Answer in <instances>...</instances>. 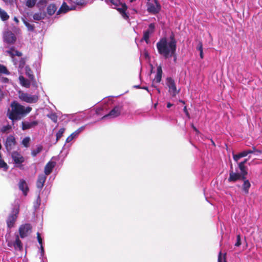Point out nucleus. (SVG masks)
Returning <instances> with one entry per match:
<instances>
[{
  "instance_id": "f257e3e1",
  "label": "nucleus",
  "mask_w": 262,
  "mask_h": 262,
  "mask_svg": "<svg viewBox=\"0 0 262 262\" xmlns=\"http://www.w3.org/2000/svg\"><path fill=\"white\" fill-rule=\"evenodd\" d=\"M158 53L165 58L171 57L175 53L177 48V42L174 35L172 34L169 39L163 37L156 45Z\"/></svg>"
},
{
  "instance_id": "f03ea898",
  "label": "nucleus",
  "mask_w": 262,
  "mask_h": 262,
  "mask_svg": "<svg viewBox=\"0 0 262 262\" xmlns=\"http://www.w3.org/2000/svg\"><path fill=\"white\" fill-rule=\"evenodd\" d=\"M32 111L30 106L25 107L16 101L11 102L8 108L7 115L12 121H17L25 117Z\"/></svg>"
},
{
  "instance_id": "7ed1b4c3",
  "label": "nucleus",
  "mask_w": 262,
  "mask_h": 262,
  "mask_svg": "<svg viewBox=\"0 0 262 262\" xmlns=\"http://www.w3.org/2000/svg\"><path fill=\"white\" fill-rule=\"evenodd\" d=\"M108 1L111 2V3L114 6V8L116 9L121 14L122 17L128 20L129 19V16L128 14L126 13V10L127 9V6L125 4H123L121 3L120 0H106L105 2L106 3H108Z\"/></svg>"
},
{
  "instance_id": "20e7f679",
  "label": "nucleus",
  "mask_w": 262,
  "mask_h": 262,
  "mask_svg": "<svg viewBox=\"0 0 262 262\" xmlns=\"http://www.w3.org/2000/svg\"><path fill=\"white\" fill-rule=\"evenodd\" d=\"M147 11L150 14H156L161 10V7L157 0H146Z\"/></svg>"
},
{
  "instance_id": "39448f33",
  "label": "nucleus",
  "mask_w": 262,
  "mask_h": 262,
  "mask_svg": "<svg viewBox=\"0 0 262 262\" xmlns=\"http://www.w3.org/2000/svg\"><path fill=\"white\" fill-rule=\"evenodd\" d=\"M18 97L20 100L28 103H34L38 100V95H31L27 93L19 92Z\"/></svg>"
},
{
  "instance_id": "423d86ee",
  "label": "nucleus",
  "mask_w": 262,
  "mask_h": 262,
  "mask_svg": "<svg viewBox=\"0 0 262 262\" xmlns=\"http://www.w3.org/2000/svg\"><path fill=\"white\" fill-rule=\"evenodd\" d=\"M19 211V207L18 205H15L12 209L11 213L9 214L7 220V225L8 228H11L13 227L14 223L17 218V215Z\"/></svg>"
},
{
  "instance_id": "0eeeda50",
  "label": "nucleus",
  "mask_w": 262,
  "mask_h": 262,
  "mask_svg": "<svg viewBox=\"0 0 262 262\" xmlns=\"http://www.w3.org/2000/svg\"><path fill=\"white\" fill-rule=\"evenodd\" d=\"M11 157L15 166L23 169L24 167L22 163L25 161V158L19 152L17 151L12 152Z\"/></svg>"
},
{
  "instance_id": "6e6552de",
  "label": "nucleus",
  "mask_w": 262,
  "mask_h": 262,
  "mask_svg": "<svg viewBox=\"0 0 262 262\" xmlns=\"http://www.w3.org/2000/svg\"><path fill=\"white\" fill-rule=\"evenodd\" d=\"M166 84L168 88V91L170 95L173 97L176 96L179 91H177L174 80L171 77H168L166 80Z\"/></svg>"
},
{
  "instance_id": "1a4fd4ad",
  "label": "nucleus",
  "mask_w": 262,
  "mask_h": 262,
  "mask_svg": "<svg viewBox=\"0 0 262 262\" xmlns=\"http://www.w3.org/2000/svg\"><path fill=\"white\" fill-rule=\"evenodd\" d=\"M155 31V24L151 23L149 25L148 29L143 32V35L142 40H144L146 43L149 42V37Z\"/></svg>"
},
{
  "instance_id": "9d476101",
  "label": "nucleus",
  "mask_w": 262,
  "mask_h": 262,
  "mask_svg": "<svg viewBox=\"0 0 262 262\" xmlns=\"http://www.w3.org/2000/svg\"><path fill=\"white\" fill-rule=\"evenodd\" d=\"M32 227L30 224H25L20 226L19 233L21 238L27 237L31 232Z\"/></svg>"
},
{
  "instance_id": "9b49d317",
  "label": "nucleus",
  "mask_w": 262,
  "mask_h": 262,
  "mask_svg": "<svg viewBox=\"0 0 262 262\" xmlns=\"http://www.w3.org/2000/svg\"><path fill=\"white\" fill-rule=\"evenodd\" d=\"M38 124V121L37 120H29L22 122L23 130H27L35 127Z\"/></svg>"
},
{
  "instance_id": "f8f14e48",
  "label": "nucleus",
  "mask_w": 262,
  "mask_h": 262,
  "mask_svg": "<svg viewBox=\"0 0 262 262\" xmlns=\"http://www.w3.org/2000/svg\"><path fill=\"white\" fill-rule=\"evenodd\" d=\"M16 145L15 139L13 136H8L5 142V146L7 150L9 151L13 149Z\"/></svg>"
},
{
  "instance_id": "ddd939ff",
  "label": "nucleus",
  "mask_w": 262,
  "mask_h": 262,
  "mask_svg": "<svg viewBox=\"0 0 262 262\" xmlns=\"http://www.w3.org/2000/svg\"><path fill=\"white\" fill-rule=\"evenodd\" d=\"M19 80L20 84L26 88H29L30 86L31 83L34 86H37L36 83L35 82V80H34V82H32L30 79H27L25 77H24L23 76H20L19 77Z\"/></svg>"
},
{
  "instance_id": "4468645a",
  "label": "nucleus",
  "mask_w": 262,
  "mask_h": 262,
  "mask_svg": "<svg viewBox=\"0 0 262 262\" xmlns=\"http://www.w3.org/2000/svg\"><path fill=\"white\" fill-rule=\"evenodd\" d=\"M8 246L10 247H13L15 250L19 251H21L23 249V244L18 235L13 243L8 242Z\"/></svg>"
},
{
  "instance_id": "2eb2a0df",
  "label": "nucleus",
  "mask_w": 262,
  "mask_h": 262,
  "mask_svg": "<svg viewBox=\"0 0 262 262\" xmlns=\"http://www.w3.org/2000/svg\"><path fill=\"white\" fill-rule=\"evenodd\" d=\"M76 9V6H71V7H69L67 5V4L65 2H63L61 6L57 11V14H64L67 12H68L69 11L71 10H74Z\"/></svg>"
},
{
  "instance_id": "dca6fc26",
  "label": "nucleus",
  "mask_w": 262,
  "mask_h": 262,
  "mask_svg": "<svg viewBox=\"0 0 262 262\" xmlns=\"http://www.w3.org/2000/svg\"><path fill=\"white\" fill-rule=\"evenodd\" d=\"M56 165V162L55 161H52V160H51L45 166L44 172H45V175L46 176L50 174L54 167Z\"/></svg>"
},
{
  "instance_id": "f3484780",
  "label": "nucleus",
  "mask_w": 262,
  "mask_h": 262,
  "mask_svg": "<svg viewBox=\"0 0 262 262\" xmlns=\"http://www.w3.org/2000/svg\"><path fill=\"white\" fill-rule=\"evenodd\" d=\"M120 112H121L120 107L119 106H116L110 112V113L108 114L104 115L102 117V119L107 118V117L115 118V117L118 116L120 114Z\"/></svg>"
},
{
  "instance_id": "a211bd4d",
  "label": "nucleus",
  "mask_w": 262,
  "mask_h": 262,
  "mask_svg": "<svg viewBox=\"0 0 262 262\" xmlns=\"http://www.w3.org/2000/svg\"><path fill=\"white\" fill-rule=\"evenodd\" d=\"M8 53L11 56L14 64L15 66H16L17 65V62H16L17 58L15 57V56H18V58H19L22 55L21 53L17 50H15L13 49H12V48L9 51H8Z\"/></svg>"
},
{
  "instance_id": "6ab92c4d",
  "label": "nucleus",
  "mask_w": 262,
  "mask_h": 262,
  "mask_svg": "<svg viewBox=\"0 0 262 262\" xmlns=\"http://www.w3.org/2000/svg\"><path fill=\"white\" fill-rule=\"evenodd\" d=\"M4 38L5 41L8 43H12L15 42L16 37L11 32H7L4 35Z\"/></svg>"
},
{
  "instance_id": "aec40b11",
  "label": "nucleus",
  "mask_w": 262,
  "mask_h": 262,
  "mask_svg": "<svg viewBox=\"0 0 262 262\" xmlns=\"http://www.w3.org/2000/svg\"><path fill=\"white\" fill-rule=\"evenodd\" d=\"M84 126H81L80 128H79L78 129H77L76 131L73 132L72 134H71L70 136H69L66 140V142L69 143L72 141L74 139L77 138L79 134L81 133L84 129Z\"/></svg>"
},
{
  "instance_id": "412c9836",
  "label": "nucleus",
  "mask_w": 262,
  "mask_h": 262,
  "mask_svg": "<svg viewBox=\"0 0 262 262\" xmlns=\"http://www.w3.org/2000/svg\"><path fill=\"white\" fill-rule=\"evenodd\" d=\"M46 179L47 176L43 174H40L38 176L36 182V186L40 190H41L43 187Z\"/></svg>"
},
{
  "instance_id": "4be33fe9",
  "label": "nucleus",
  "mask_w": 262,
  "mask_h": 262,
  "mask_svg": "<svg viewBox=\"0 0 262 262\" xmlns=\"http://www.w3.org/2000/svg\"><path fill=\"white\" fill-rule=\"evenodd\" d=\"M241 179H242V176L240 173L234 172L232 170H230L229 177L228 179L229 182H235Z\"/></svg>"
},
{
  "instance_id": "5701e85b",
  "label": "nucleus",
  "mask_w": 262,
  "mask_h": 262,
  "mask_svg": "<svg viewBox=\"0 0 262 262\" xmlns=\"http://www.w3.org/2000/svg\"><path fill=\"white\" fill-rule=\"evenodd\" d=\"M18 185L19 189L23 191L25 195H26L29 189L26 181L24 180H20Z\"/></svg>"
},
{
  "instance_id": "b1692460",
  "label": "nucleus",
  "mask_w": 262,
  "mask_h": 262,
  "mask_svg": "<svg viewBox=\"0 0 262 262\" xmlns=\"http://www.w3.org/2000/svg\"><path fill=\"white\" fill-rule=\"evenodd\" d=\"M162 69L161 66L157 67V73L154 78V81L157 83H159L162 78Z\"/></svg>"
},
{
  "instance_id": "393cba45",
  "label": "nucleus",
  "mask_w": 262,
  "mask_h": 262,
  "mask_svg": "<svg viewBox=\"0 0 262 262\" xmlns=\"http://www.w3.org/2000/svg\"><path fill=\"white\" fill-rule=\"evenodd\" d=\"M238 166L241 171V175L242 176V179L245 180L246 179V176L247 174V171L246 169L245 165H243V163H239Z\"/></svg>"
},
{
  "instance_id": "a878e982",
  "label": "nucleus",
  "mask_w": 262,
  "mask_h": 262,
  "mask_svg": "<svg viewBox=\"0 0 262 262\" xmlns=\"http://www.w3.org/2000/svg\"><path fill=\"white\" fill-rule=\"evenodd\" d=\"M248 155L247 150H244L238 154H233V158L234 160L237 162L238 160L241 158L245 157Z\"/></svg>"
},
{
  "instance_id": "bb28decb",
  "label": "nucleus",
  "mask_w": 262,
  "mask_h": 262,
  "mask_svg": "<svg viewBox=\"0 0 262 262\" xmlns=\"http://www.w3.org/2000/svg\"><path fill=\"white\" fill-rule=\"evenodd\" d=\"M25 73L26 75L30 79L31 81L33 82H34V77L33 75L32 71L28 66L25 67Z\"/></svg>"
},
{
  "instance_id": "cd10ccee",
  "label": "nucleus",
  "mask_w": 262,
  "mask_h": 262,
  "mask_svg": "<svg viewBox=\"0 0 262 262\" xmlns=\"http://www.w3.org/2000/svg\"><path fill=\"white\" fill-rule=\"evenodd\" d=\"M56 10L57 7L54 4H51L47 8L48 13L50 15L54 14Z\"/></svg>"
},
{
  "instance_id": "c85d7f7f",
  "label": "nucleus",
  "mask_w": 262,
  "mask_h": 262,
  "mask_svg": "<svg viewBox=\"0 0 262 262\" xmlns=\"http://www.w3.org/2000/svg\"><path fill=\"white\" fill-rule=\"evenodd\" d=\"M19 58V60L16 59L17 65L15 66L16 67H18V68L20 70L22 69L25 66V60L24 58Z\"/></svg>"
},
{
  "instance_id": "c756f323",
  "label": "nucleus",
  "mask_w": 262,
  "mask_h": 262,
  "mask_svg": "<svg viewBox=\"0 0 262 262\" xmlns=\"http://www.w3.org/2000/svg\"><path fill=\"white\" fill-rule=\"evenodd\" d=\"M42 150V146L40 145L36 146V147L33 149L31 151V155L33 157H35L37 154L40 153Z\"/></svg>"
},
{
  "instance_id": "7c9ffc66",
  "label": "nucleus",
  "mask_w": 262,
  "mask_h": 262,
  "mask_svg": "<svg viewBox=\"0 0 262 262\" xmlns=\"http://www.w3.org/2000/svg\"><path fill=\"white\" fill-rule=\"evenodd\" d=\"M244 180V184L243 185V189L244 191L246 193H248L249 192V189L250 188V187L251 186V184L248 180H245V179Z\"/></svg>"
},
{
  "instance_id": "2f4dec72",
  "label": "nucleus",
  "mask_w": 262,
  "mask_h": 262,
  "mask_svg": "<svg viewBox=\"0 0 262 262\" xmlns=\"http://www.w3.org/2000/svg\"><path fill=\"white\" fill-rule=\"evenodd\" d=\"M0 17L3 20L5 21L9 19V16L5 10L0 8Z\"/></svg>"
},
{
  "instance_id": "473e14b6",
  "label": "nucleus",
  "mask_w": 262,
  "mask_h": 262,
  "mask_svg": "<svg viewBox=\"0 0 262 262\" xmlns=\"http://www.w3.org/2000/svg\"><path fill=\"white\" fill-rule=\"evenodd\" d=\"M37 241H38L39 245H40V252L41 253V256H42L44 254V250H43V248L42 246V238L40 236L39 233H38V232H37Z\"/></svg>"
},
{
  "instance_id": "72a5a7b5",
  "label": "nucleus",
  "mask_w": 262,
  "mask_h": 262,
  "mask_svg": "<svg viewBox=\"0 0 262 262\" xmlns=\"http://www.w3.org/2000/svg\"><path fill=\"white\" fill-rule=\"evenodd\" d=\"M30 138L29 137H26L23 139L21 141V144L26 148L30 146Z\"/></svg>"
},
{
  "instance_id": "f704fd0d",
  "label": "nucleus",
  "mask_w": 262,
  "mask_h": 262,
  "mask_svg": "<svg viewBox=\"0 0 262 262\" xmlns=\"http://www.w3.org/2000/svg\"><path fill=\"white\" fill-rule=\"evenodd\" d=\"M26 5L29 8L34 7L36 3V0H25Z\"/></svg>"
},
{
  "instance_id": "c9c22d12",
  "label": "nucleus",
  "mask_w": 262,
  "mask_h": 262,
  "mask_svg": "<svg viewBox=\"0 0 262 262\" xmlns=\"http://www.w3.org/2000/svg\"><path fill=\"white\" fill-rule=\"evenodd\" d=\"M0 74H4L8 75L10 74V72L8 71L7 68L2 64H0Z\"/></svg>"
},
{
  "instance_id": "e433bc0d",
  "label": "nucleus",
  "mask_w": 262,
  "mask_h": 262,
  "mask_svg": "<svg viewBox=\"0 0 262 262\" xmlns=\"http://www.w3.org/2000/svg\"><path fill=\"white\" fill-rule=\"evenodd\" d=\"M23 22L25 26L27 27L28 30L30 31H34V25L30 24L25 19H23Z\"/></svg>"
},
{
  "instance_id": "4c0bfd02",
  "label": "nucleus",
  "mask_w": 262,
  "mask_h": 262,
  "mask_svg": "<svg viewBox=\"0 0 262 262\" xmlns=\"http://www.w3.org/2000/svg\"><path fill=\"white\" fill-rule=\"evenodd\" d=\"M65 129L64 128H60L56 134V141H58L63 135Z\"/></svg>"
},
{
  "instance_id": "58836bf2",
  "label": "nucleus",
  "mask_w": 262,
  "mask_h": 262,
  "mask_svg": "<svg viewBox=\"0 0 262 262\" xmlns=\"http://www.w3.org/2000/svg\"><path fill=\"white\" fill-rule=\"evenodd\" d=\"M33 18L35 20H40L42 19L43 17L41 13H36L33 15Z\"/></svg>"
},
{
  "instance_id": "ea45409f",
  "label": "nucleus",
  "mask_w": 262,
  "mask_h": 262,
  "mask_svg": "<svg viewBox=\"0 0 262 262\" xmlns=\"http://www.w3.org/2000/svg\"><path fill=\"white\" fill-rule=\"evenodd\" d=\"M70 3H73L75 5H82V3L80 0H67Z\"/></svg>"
},
{
  "instance_id": "a19ab883",
  "label": "nucleus",
  "mask_w": 262,
  "mask_h": 262,
  "mask_svg": "<svg viewBox=\"0 0 262 262\" xmlns=\"http://www.w3.org/2000/svg\"><path fill=\"white\" fill-rule=\"evenodd\" d=\"M218 262H226L224 256L222 255V252L220 251L218 256Z\"/></svg>"
},
{
  "instance_id": "79ce46f5",
  "label": "nucleus",
  "mask_w": 262,
  "mask_h": 262,
  "mask_svg": "<svg viewBox=\"0 0 262 262\" xmlns=\"http://www.w3.org/2000/svg\"><path fill=\"white\" fill-rule=\"evenodd\" d=\"M48 116L54 122H56L57 121V117L54 114H51L50 115H48Z\"/></svg>"
},
{
  "instance_id": "37998d69",
  "label": "nucleus",
  "mask_w": 262,
  "mask_h": 262,
  "mask_svg": "<svg viewBox=\"0 0 262 262\" xmlns=\"http://www.w3.org/2000/svg\"><path fill=\"white\" fill-rule=\"evenodd\" d=\"M11 126L9 125L3 126L1 129L2 132H6L11 129Z\"/></svg>"
},
{
  "instance_id": "c03bdc74",
  "label": "nucleus",
  "mask_w": 262,
  "mask_h": 262,
  "mask_svg": "<svg viewBox=\"0 0 262 262\" xmlns=\"http://www.w3.org/2000/svg\"><path fill=\"white\" fill-rule=\"evenodd\" d=\"M241 245V236L240 235H237L236 236V242L235 244V246L238 247Z\"/></svg>"
},
{
  "instance_id": "a18cd8bd",
  "label": "nucleus",
  "mask_w": 262,
  "mask_h": 262,
  "mask_svg": "<svg viewBox=\"0 0 262 262\" xmlns=\"http://www.w3.org/2000/svg\"><path fill=\"white\" fill-rule=\"evenodd\" d=\"M196 49L200 52L203 51V45L201 42H199Z\"/></svg>"
},
{
  "instance_id": "49530a36",
  "label": "nucleus",
  "mask_w": 262,
  "mask_h": 262,
  "mask_svg": "<svg viewBox=\"0 0 262 262\" xmlns=\"http://www.w3.org/2000/svg\"><path fill=\"white\" fill-rule=\"evenodd\" d=\"M40 198L39 195H38L37 196V200H36V204L34 206L35 207H38L39 205H40Z\"/></svg>"
},
{
  "instance_id": "de8ad7c7",
  "label": "nucleus",
  "mask_w": 262,
  "mask_h": 262,
  "mask_svg": "<svg viewBox=\"0 0 262 262\" xmlns=\"http://www.w3.org/2000/svg\"><path fill=\"white\" fill-rule=\"evenodd\" d=\"M5 3L7 4H12L15 0H3Z\"/></svg>"
},
{
  "instance_id": "09e8293b",
  "label": "nucleus",
  "mask_w": 262,
  "mask_h": 262,
  "mask_svg": "<svg viewBox=\"0 0 262 262\" xmlns=\"http://www.w3.org/2000/svg\"><path fill=\"white\" fill-rule=\"evenodd\" d=\"M184 112H185V113L186 115L187 116V117L188 118H189L190 117L189 114V113H188V111L187 110L186 106H185L184 107Z\"/></svg>"
},
{
  "instance_id": "8fccbe9b",
  "label": "nucleus",
  "mask_w": 262,
  "mask_h": 262,
  "mask_svg": "<svg viewBox=\"0 0 262 262\" xmlns=\"http://www.w3.org/2000/svg\"><path fill=\"white\" fill-rule=\"evenodd\" d=\"M191 126H192V128L193 129V130L196 132V133L197 134L200 133V132L199 131V130L193 125V124H192Z\"/></svg>"
},
{
  "instance_id": "3c124183",
  "label": "nucleus",
  "mask_w": 262,
  "mask_h": 262,
  "mask_svg": "<svg viewBox=\"0 0 262 262\" xmlns=\"http://www.w3.org/2000/svg\"><path fill=\"white\" fill-rule=\"evenodd\" d=\"M200 58L201 59H203L204 58L203 52V51L200 52Z\"/></svg>"
},
{
  "instance_id": "603ef678",
  "label": "nucleus",
  "mask_w": 262,
  "mask_h": 262,
  "mask_svg": "<svg viewBox=\"0 0 262 262\" xmlns=\"http://www.w3.org/2000/svg\"><path fill=\"white\" fill-rule=\"evenodd\" d=\"M247 150V154H248H248H253V153H254V152H253V151H252V150H250V149H249V150Z\"/></svg>"
},
{
  "instance_id": "864d4df0",
  "label": "nucleus",
  "mask_w": 262,
  "mask_h": 262,
  "mask_svg": "<svg viewBox=\"0 0 262 262\" xmlns=\"http://www.w3.org/2000/svg\"><path fill=\"white\" fill-rule=\"evenodd\" d=\"M101 110V108H98L96 111V114H99V112Z\"/></svg>"
},
{
  "instance_id": "5fc2aeb1",
  "label": "nucleus",
  "mask_w": 262,
  "mask_h": 262,
  "mask_svg": "<svg viewBox=\"0 0 262 262\" xmlns=\"http://www.w3.org/2000/svg\"><path fill=\"white\" fill-rule=\"evenodd\" d=\"M172 105V104H171V103H169H169H167V107L168 108H170Z\"/></svg>"
},
{
  "instance_id": "6e6d98bb",
  "label": "nucleus",
  "mask_w": 262,
  "mask_h": 262,
  "mask_svg": "<svg viewBox=\"0 0 262 262\" xmlns=\"http://www.w3.org/2000/svg\"><path fill=\"white\" fill-rule=\"evenodd\" d=\"M247 161H248V159H246L244 160V161L241 162V163H243V165H245V164L247 162Z\"/></svg>"
},
{
  "instance_id": "4d7b16f0",
  "label": "nucleus",
  "mask_w": 262,
  "mask_h": 262,
  "mask_svg": "<svg viewBox=\"0 0 262 262\" xmlns=\"http://www.w3.org/2000/svg\"><path fill=\"white\" fill-rule=\"evenodd\" d=\"M252 150L253 151L254 153L255 152V151H256V149L255 146H253L252 147Z\"/></svg>"
},
{
  "instance_id": "13d9d810",
  "label": "nucleus",
  "mask_w": 262,
  "mask_h": 262,
  "mask_svg": "<svg viewBox=\"0 0 262 262\" xmlns=\"http://www.w3.org/2000/svg\"><path fill=\"white\" fill-rule=\"evenodd\" d=\"M172 57H174V61H176V60H177V57H176V53H174V54Z\"/></svg>"
},
{
  "instance_id": "bf43d9fd",
  "label": "nucleus",
  "mask_w": 262,
  "mask_h": 262,
  "mask_svg": "<svg viewBox=\"0 0 262 262\" xmlns=\"http://www.w3.org/2000/svg\"><path fill=\"white\" fill-rule=\"evenodd\" d=\"M141 89L146 90H147L148 92H149V91H148V88H147V87H146V86H143V87H142V88H141Z\"/></svg>"
},
{
  "instance_id": "052dcab7",
  "label": "nucleus",
  "mask_w": 262,
  "mask_h": 262,
  "mask_svg": "<svg viewBox=\"0 0 262 262\" xmlns=\"http://www.w3.org/2000/svg\"><path fill=\"white\" fill-rule=\"evenodd\" d=\"M255 152L261 154V153H262V151L260 150L256 149V151H255Z\"/></svg>"
},
{
  "instance_id": "680f3d73",
  "label": "nucleus",
  "mask_w": 262,
  "mask_h": 262,
  "mask_svg": "<svg viewBox=\"0 0 262 262\" xmlns=\"http://www.w3.org/2000/svg\"><path fill=\"white\" fill-rule=\"evenodd\" d=\"M14 20L17 23L18 22V19L16 17H15L14 18Z\"/></svg>"
},
{
  "instance_id": "e2e57ef3",
  "label": "nucleus",
  "mask_w": 262,
  "mask_h": 262,
  "mask_svg": "<svg viewBox=\"0 0 262 262\" xmlns=\"http://www.w3.org/2000/svg\"><path fill=\"white\" fill-rule=\"evenodd\" d=\"M134 88H141V87L139 85H135Z\"/></svg>"
},
{
  "instance_id": "0e129e2a",
  "label": "nucleus",
  "mask_w": 262,
  "mask_h": 262,
  "mask_svg": "<svg viewBox=\"0 0 262 262\" xmlns=\"http://www.w3.org/2000/svg\"><path fill=\"white\" fill-rule=\"evenodd\" d=\"M136 1V0H129L130 2H131V3H133V2H134Z\"/></svg>"
},
{
  "instance_id": "69168bd1",
  "label": "nucleus",
  "mask_w": 262,
  "mask_h": 262,
  "mask_svg": "<svg viewBox=\"0 0 262 262\" xmlns=\"http://www.w3.org/2000/svg\"><path fill=\"white\" fill-rule=\"evenodd\" d=\"M157 90H158V93H160V90H159V89H158Z\"/></svg>"
}]
</instances>
